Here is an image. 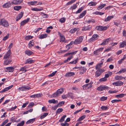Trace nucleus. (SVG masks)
I'll return each mask as SVG.
<instances>
[{
  "label": "nucleus",
  "instance_id": "obj_10",
  "mask_svg": "<svg viewBox=\"0 0 126 126\" xmlns=\"http://www.w3.org/2000/svg\"><path fill=\"white\" fill-rule=\"evenodd\" d=\"M103 49V47L100 48L95 51H94L93 53L94 54L96 55H98L100 54V52L102 51Z\"/></svg>",
  "mask_w": 126,
  "mask_h": 126
},
{
  "label": "nucleus",
  "instance_id": "obj_24",
  "mask_svg": "<svg viewBox=\"0 0 126 126\" xmlns=\"http://www.w3.org/2000/svg\"><path fill=\"white\" fill-rule=\"evenodd\" d=\"M110 40V38H108L105 40V41L103 42L101 44V45L104 46L107 44L109 41Z\"/></svg>",
  "mask_w": 126,
  "mask_h": 126
},
{
  "label": "nucleus",
  "instance_id": "obj_55",
  "mask_svg": "<svg viewBox=\"0 0 126 126\" xmlns=\"http://www.w3.org/2000/svg\"><path fill=\"white\" fill-rule=\"evenodd\" d=\"M121 101V100L119 99H114L111 100V102L112 103H114L115 102H118L120 101Z\"/></svg>",
  "mask_w": 126,
  "mask_h": 126
},
{
  "label": "nucleus",
  "instance_id": "obj_20",
  "mask_svg": "<svg viewBox=\"0 0 126 126\" xmlns=\"http://www.w3.org/2000/svg\"><path fill=\"white\" fill-rule=\"evenodd\" d=\"M29 18H27V19L23 21L20 23V25L22 26L24 25L29 21Z\"/></svg>",
  "mask_w": 126,
  "mask_h": 126
},
{
  "label": "nucleus",
  "instance_id": "obj_36",
  "mask_svg": "<svg viewBox=\"0 0 126 126\" xmlns=\"http://www.w3.org/2000/svg\"><path fill=\"white\" fill-rule=\"evenodd\" d=\"M97 4V3L94 1H91L88 3V5L90 6H94Z\"/></svg>",
  "mask_w": 126,
  "mask_h": 126
},
{
  "label": "nucleus",
  "instance_id": "obj_50",
  "mask_svg": "<svg viewBox=\"0 0 126 126\" xmlns=\"http://www.w3.org/2000/svg\"><path fill=\"white\" fill-rule=\"evenodd\" d=\"M68 97H70L72 99H73L74 98L73 96V94L72 93H68Z\"/></svg>",
  "mask_w": 126,
  "mask_h": 126
},
{
  "label": "nucleus",
  "instance_id": "obj_41",
  "mask_svg": "<svg viewBox=\"0 0 126 126\" xmlns=\"http://www.w3.org/2000/svg\"><path fill=\"white\" fill-rule=\"evenodd\" d=\"M8 121V119L5 120L2 123L1 125H0V126H4L5 124L7 123Z\"/></svg>",
  "mask_w": 126,
  "mask_h": 126
},
{
  "label": "nucleus",
  "instance_id": "obj_60",
  "mask_svg": "<svg viewBox=\"0 0 126 126\" xmlns=\"http://www.w3.org/2000/svg\"><path fill=\"white\" fill-rule=\"evenodd\" d=\"M61 123V125L62 126H68L69 124L68 123Z\"/></svg>",
  "mask_w": 126,
  "mask_h": 126
},
{
  "label": "nucleus",
  "instance_id": "obj_53",
  "mask_svg": "<svg viewBox=\"0 0 126 126\" xmlns=\"http://www.w3.org/2000/svg\"><path fill=\"white\" fill-rule=\"evenodd\" d=\"M76 1V0H72L70 1L67 2L66 4L67 5H68Z\"/></svg>",
  "mask_w": 126,
  "mask_h": 126
},
{
  "label": "nucleus",
  "instance_id": "obj_54",
  "mask_svg": "<svg viewBox=\"0 0 126 126\" xmlns=\"http://www.w3.org/2000/svg\"><path fill=\"white\" fill-rule=\"evenodd\" d=\"M63 109L62 108H59L56 111V113H60L63 111Z\"/></svg>",
  "mask_w": 126,
  "mask_h": 126
},
{
  "label": "nucleus",
  "instance_id": "obj_4",
  "mask_svg": "<svg viewBox=\"0 0 126 126\" xmlns=\"http://www.w3.org/2000/svg\"><path fill=\"white\" fill-rule=\"evenodd\" d=\"M107 29V27L106 26H98L96 27L95 29L96 30L99 31H104L106 30Z\"/></svg>",
  "mask_w": 126,
  "mask_h": 126
},
{
  "label": "nucleus",
  "instance_id": "obj_25",
  "mask_svg": "<svg viewBox=\"0 0 126 126\" xmlns=\"http://www.w3.org/2000/svg\"><path fill=\"white\" fill-rule=\"evenodd\" d=\"M126 46V42L125 41H123L120 43L119 47L121 48L124 47Z\"/></svg>",
  "mask_w": 126,
  "mask_h": 126
},
{
  "label": "nucleus",
  "instance_id": "obj_62",
  "mask_svg": "<svg viewBox=\"0 0 126 126\" xmlns=\"http://www.w3.org/2000/svg\"><path fill=\"white\" fill-rule=\"evenodd\" d=\"M107 80V79L105 78V77H104L103 78L100 79H99V80L100 81L102 82V81H106Z\"/></svg>",
  "mask_w": 126,
  "mask_h": 126
},
{
  "label": "nucleus",
  "instance_id": "obj_2",
  "mask_svg": "<svg viewBox=\"0 0 126 126\" xmlns=\"http://www.w3.org/2000/svg\"><path fill=\"white\" fill-rule=\"evenodd\" d=\"M83 38V36L78 37L74 42V44H77L80 43L82 42Z\"/></svg>",
  "mask_w": 126,
  "mask_h": 126
},
{
  "label": "nucleus",
  "instance_id": "obj_59",
  "mask_svg": "<svg viewBox=\"0 0 126 126\" xmlns=\"http://www.w3.org/2000/svg\"><path fill=\"white\" fill-rule=\"evenodd\" d=\"M24 121H22L21 122L17 125V126H23L24 124Z\"/></svg>",
  "mask_w": 126,
  "mask_h": 126
},
{
  "label": "nucleus",
  "instance_id": "obj_38",
  "mask_svg": "<svg viewBox=\"0 0 126 126\" xmlns=\"http://www.w3.org/2000/svg\"><path fill=\"white\" fill-rule=\"evenodd\" d=\"M86 22L87 23L89 24L91 22L93 23H94L95 22V20L91 18L89 20H87L86 21Z\"/></svg>",
  "mask_w": 126,
  "mask_h": 126
},
{
  "label": "nucleus",
  "instance_id": "obj_23",
  "mask_svg": "<svg viewBox=\"0 0 126 126\" xmlns=\"http://www.w3.org/2000/svg\"><path fill=\"white\" fill-rule=\"evenodd\" d=\"M74 75L75 73L74 72H70L66 73L65 75V76L66 77H69Z\"/></svg>",
  "mask_w": 126,
  "mask_h": 126
},
{
  "label": "nucleus",
  "instance_id": "obj_11",
  "mask_svg": "<svg viewBox=\"0 0 126 126\" xmlns=\"http://www.w3.org/2000/svg\"><path fill=\"white\" fill-rule=\"evenodd\" d=\"M30 89L28 86H24L19 88V90L21 91H26L29 90Z\"/></svg>",
  "mask_w": 126,
  "mask_h": 126
},
{
  "label": "nucleus",
  "instance_id": "obj_64",
  "mask_svg": "<svg viewBox=\"0 0 126 126\" xmlns=\"http://www.w3.org/2000/svg\"><path fill=\"white\" fill-rule=\"evenodd\" d=\"M77 7V3L76 4H74L73 5L72 7H71V8L72 10L75 9Z\"/></svg>",
  "mask_w": 126,
  "mask_h": 126
},
{
  "label": "nucleus",
  "instance_id": "obj_58",
  "mask_svg": "<svg viewBox=\"0 0 126 126\" xmlns=\"http://www.w3.org/2000/svg\"><path fill=\"white\" fill-rule=\"evenodd\" d=\"M57 72V71H55V72H53L51 74L49 75H48L49 77H52Z\"/></svg>",
  "mask_w": 126,
  "mask_h": 126
},
{
  "label": "nucleus",
  "instance_id": "obj_22",
  "mask_svg": "<svg viewBox=\"0 0 126 126\" xmlns=\"http://www.w3.org/2000/svg\"><path fill=\"white\" fill-rule=\"evenodd\" d=\"M6 69L9 72H12L14 70V68L11 67H7L6 68Z\"/></svg>",
  "mask_w": 126,
  "mask_h": 126
},
{
  "label": "nucleus",
  "instance_id": "obj_6",
  "mask_svg": "<svg viewBox=\"0 0 126 126\" xmlns=\"http://www.w3.org/2000/svg\"><path fill=\"white\" fill-rule=\"evenodd\" d=\"M99 36L97 34H95L93 35L92 37L89 39V41L91 42H94L95 40L97 39Z\"/></svg>",
  "mask_w": 126,
  "mask_h": 126
},
{
  "label": "nucleus",
  "instance_id": "obj_31",
  "mask_svg": "<svg viewBox=\"0 0 126 126\" xmlns=\"http://www.w3.org/2000/svg\"><path fill=\"white\" fill-rule=\"evenodd\" d=\"M40 96V94H37L31 95L30 96V97L32 98H35L39 97Z\"/></svg>",
  "mask_w": 126,
  "mask_h": 126
},
{
  "label": "nucleus",
  "instance_id": "obj_56",
  "mask_svg": "<svg viewBox=\"0 0 126 126\" xmlns=\"http://www.w3.org/2000/svg\"><path fill=\"white\" fill-rule=\"evenodd\" d=\"M65 20V19L63 17L59 20V21L62 23H64Z\"/></svg>",
  "mask_w": 126,
  "mask_h": 126
},
{
  "label": "nucleus",
  "instance_id": "obj_17",
  "mask_svg": "<svg viewBox=\"0 0 126 126\" xmlns=\"http://www.w3.org/2000/svg\"><path fill=\"white\" fill-rule=\"evenodd\" d=\"M92 28V26L90 25L87 26H85L82 28V31H87L90 30Z\"/></svg>",
  "mask_w": 126,
  "mask_h": 126
},
{
  "label": "nucleus",
  "instance_id": "obj_27",
  "mask_svg": "<svg viewBox=\"0 0 126 126\" xmlns=\"http://www.w3.org/2000/svg\"><path fill=\"white\" fill-rule=\"evenodd\" d=\"M11 6V4L9 2H7L3 5V7L4 8L9 7Z\"/></svg>",
  "mask_w": 126,
  "mask_h": 126
},
{
  "label": "nucleus",
  "instance_id": "obj_8",
  "mask_svg": "<svg viewBox=\"0 0 126 126\" xmlns=\"http://www.w3.org/2000/svg\"><path fill=\"white\" fill-rule=\"evenodd\" d=\"M123 82L120 81H118L112 83V85L116 86H121L123 85Z\"/></svg>",
  "mask_w": 126,
  "mask_h": 126
},
{
  "label": "nucleus",
  "instance_id": "obj_63",
  "mask_svg": "<svg viewBox=\"0 0 126 126\" xmlns=\"http://www.w3.org/2000/svg\"><path fill=\"white\" fill-rule=\"evenodd\" d=\"M117 92V91H112L111 90H110L108 92L110 94H112V93H116Z\"/></svg>",
  "mask_w": 126,
  "mask_h": 126
},
{
  "label": "nucleus",
  "instance_id": "obj_39",
  "mask_svg": "<svg viewBox=\"0 0 126 126\" xmlns=\"http://www.w3.org/2000/svg\"><path fill=\"white\" fill-rule=\"evenodd\" d=\"M21 8V6H15L14 8V9L17 11H18Z\"/></svg>",
  "mask_w": 126,
  "mask_h": 126
},
{
  "label": "nucleus",
  "instance_id": "obj_48",
  "mask_svg": "<svg viewBox=\"0 0 126 126\" xmlns=\"http://www.w3.org/2000/svg\"><path fill=\"white\" fill-rule=\"evenodd\" d=\"M77 28H74L73 29H71L70 31L69 32L71 33H74L77 30Z\"/></svg>",
  "mask_w": 126,
  "mask_h": 126
},
{
  "label": "nucleus",
  "instance_id": "obj_44",
  "mask_svg": "<svg viewBox=\"0 0 126 126\" xmlns=\"http://www.w3.org/2000/svg\"><path fill=\"white\" fill-rule=\"evenodd\" d=\"M83 7H82L79 8L78 10L76 12V14L80 13L83 9Z\"/></svg>",
  "mask_w": 126,
  "mask_h": 126
},
{
  "label": "nucleus",
  "instance_id": "obj_15",
  "mask_svg": "<svg viewBox=\"0 0 126 126\" xmlns=\"http://www.w3.org/2000/svg\"><path fill=\"white\" fill-rule=\"evenodd\" d=\"M58 34L60 37V42H64L65 40V37L63 35H62L60 32H59Z\"/></svg>",
  "mask_w": 126,
  "mask_h": 126
},
{
  "label": "nucleus",
  "instance_id": "obj_12",
  "mask_svg": "<svg viewBox=\"0 0 126 126\" xmlns=\"http://www.w3.org/2000/svg\"><path fill=\"white\" fill-rule=\"evenodd\" d=\"M92 86V83H90L84 85L83 86V90H84L87 88H91Z\"/></svg>",
  "mask_w": 126,
  "mask_h": 126
},
{
  "label": "nucleus",
  "instance_id": "obj_42",
  "mask_svg": "<svg viewBox=\"0 0 126 126\" xmlns=\"http://www.w3.org/2000/svg\"><path fill=\"white\" fill-rule=\"evenodd\" d=\"M106 5L105 4H102L99 6L97 8L98 10H100L104 7Z\"/></svg>",
  "mask_w": 126,
  "mask_h": 126
},
{
  "label": "nucleus",
  "instance_id": "obj_30",
  "mask_svg": "<svg viewBox=\"0 0 126 126\" xmlns=\"http://www.w3.org/2000/svg\"><path fill=\"white\" fill-rule=\"evenodd\" d=\"M47 36V34H42L39 35V38L40 39H42L46 38Z\"/></svg>",
  "mask_w": 126,
  "mask_h": 126
},
{
  "label": "nucleus",
  "instance_id": "obj_14",
  "mask_svg": "<svg viewBox=\"0 0 126 126\" xmlns=\"http://www.w3.org/2000/svg\"><path fill=\"white\" fill-rule=\"evenodd\" d=\"M13 86V85H11V86H9L7 87H6V88L3 89V90L0 91V93H3L6 91H7L9 90L11 88H12Z\"/></svg>",
  "mask_w": 126,
  "mask_h": 126
},
{
  "label": "nucleus",
  "instance_id": "obj_19",
  "mask_svg": "<svg viewBox=\"0 0 126 126\" xmlns=\"http://www.w3.org/2000/svg\"><path fill=\"white\" fill-rule=\"evenodd\" d=\"M28 68V66L27 65H25L23 67H21L19 70L20 71L24 72H25L27 71V70L26 69Z\"/></svg>",
  "mask_w": 126,
  "mask_h": 126
},
{
  "label": "nucleus",
  "instance_id": "obj_21",
  "mask_svg": "<svg viewBox=\"0 0 126 126\" xmlns=\"http://www.w3.org/2000/svg\"><path fill=\"white\" fill-rule=\"evenodd\" d=\"M34 61L33 60H32L31 59H27L25 62V64L29 63L31 64L34 63Z\"/></svg>",
  "mask_w": 126,
  "mask_h": 126
},
{
  "label": "nucleus",
  "instance_id": "obj_26",
  "mask_svg": "<svg viewBox=\"0 0 126 126\" xmlns=\"http://www.w3.org/2000/svg\"><path fill=\"white\" fill-rule=\"evenodd\" d=\"M37 3V1H30L27 2V3L29 6L33 5H35Z\"/></svg>",
  "mask_w": 126,
  "mask_h": 126
},
{
  "label": "nucleus",
  "instance_id": "obj_5",
  "mask_svg": "<svg viewBox=\"0 0 126 126\" xmlns=\"http://www.w3.org/2000/svg\"><path fill=\"white\" fill-rule=\"evenodd\" d=\"M1 25L5 27H7L9 26V24L7 21L4 18L1 19Z\"/></svg>",
  "mask_w": 126,
  "mask_h": 126
},
{
  "label": "nucleus",
  "instance_id": "obj_51",
  "mask_svg": "<svg viewBox=\"0 0 126 126\" xmlns=\"http://www.w3.org/2000/svg\"><path fill=\"white\" fill-rule=\"evenodd\" d=\"M101 109L103 110H108V107L105 106H102L101 107Z\"/></svg>",
  "mask_w": 126,
  "mask_h": 126
},
{
  "label": "nucleus",
  "instance_id": "obj_33",
  "mask_svg": "<svg viewBox=\"0 0 126 126\" xmlns=\"http://www.w3.org/2000/svg\"><path fill=\"white\" fill-rule=\"evenodd\" d=\"M86 11H84L83 12H82L80 14L79 16V17L80 18H82L83 16L86 14Z\"/></svg>",
  "mask_w": 126,
  "mask_h": 126
},
{
  "label": "nucleus",
  "instance_id": "obj_45",
  "mask_svg": "<svg viewBox=\"0 0 126 126\" xmlns=\"http://www.w3.org/2000/svg\"><path fill=\"white\" fill-rule=\"evenodd\" d=\"M78 60V58H77L76 59H75L74 61L70 62L69 63V64H75L77 62Z\"/></svg>",
  "mask_w": 126,
  "mask_h": 126
},
{
  "label": "nucleus",
  "instance_id": "obj_47",
  "mask_svg": "<svg viewBox=\"0 0 126 126\" xmlns=\"http://www.w3.org/2000/svg\"><path fill=\"white\" fill-rule=\"evenodd\" d=\"M125 95V94H121L116 95L115 96V97L121 98L123 97Z\"/></svg>",
  "mask_w": 126,
  "mask_h": 126
},
{
  "label": "nucleus",
  "instance_id": "obj_61",
  "mask_svg": "<svg viewBox=\"0 0 126 126\" xmlns=\"http://www.w3.org/2000/svg\"><path fill=\"white\" fill-rule=\"evenodd\" d=\"M107 97L103 96L100 99L101 101H104L107 99Z\"/></svg>",
  "mask_w": 126,
  "mask_h": 126
},
{
  "label": "nucleus",
  "instance_id": "obj_34",
  "mask_svg": "<svg viewBox=\"0 0 126 126\" xmlns=\"http://www.w3.org/2000/svg\"><path fill=\"white\" fill-rule=\"evenodd\" d=\"M23 13H21L16 18V20L18 21L23 16Z\"/></svg>",
  "mask_w": 126,
  "mask_h": 126
},
{
  "label": "nucleus",
  "instance_id": "obj_43",
  "mask_svg": "<svg viewBox=\"0 0 126 126\" xmlns=\"http://www.w3.org/2000/svg\"><path fill=\"white\" fill-rule=\"evenodd\" d=\"M66 115H64L59 120V122H62L64 121L65 118L66 117Z\"/></svg>",
  "mask_w": 126,
  "mask_h": 126
},
{
  "label": "nucleus",
  "instance_id": "obj_28",
  "mask_svg": "<svg viewBox=\"0 0 126 126\" xmlns=\"http://www.w3.org/2000/svg\"><path fill=\"white\" fill-rule=\"evenodd\" d=\"M113 17L114 16H109L105 18L104 20V21L105 22H107L110 20L111 19L113 18Z\"/></svg>",
  "mask_w": 126,
  "mask_h": 126
},
{
  "label": "nucleus",
  "instance_id": "obj_7",
  "mask_svg": "<svg viewBox=\"0 0 126 126\" xmlns=\"http://www.w3.org/2000/svg\"><path fill=\"white\" fill-rule=\"evenodd\" d=\"M11 53V51L9 49L4 55L3 59H9Z\"/></svg>",
  "mask_w": 126,
  "mask_h": 126
},
{
  "label": "nucleus",
  "instance_id": "obj_49",
  "mask_svg": "<svg viewBox=\"0 0 126 126\" xmlns=\"http://www.w3.org/2000/svg\"><path fill=\"white\" fill-rule=\"evenodd\" d=\"M48 114L47 113H44L40 117V118L42 119L44 118L46 116H47Z\"/></svg>",
  "mask_w": 126,
  "mask_h": 126
},
{
  "label": "nucleus",
  "instance_id": "obj_9",
  "mask_svg": "<svg viewBox=\"0 0 126 126\" xmlns=\"http://www.w3.org/2000/svg\"><path fill=\"white\" fill-rule=\"evenodd\" d=\"M109 87L107 86L102 85L98 87L97 88V90L99 91H103L106 89H108Z\"/></svg>",
  "mask_w": 126,
  "mask_h": 126
},
{
  "label": "nucleus",
  "instance_id": "obj_52",
  "mask_svg": "<svg viewBox=\"0 0 126 126\" xmlns=\"http://www.w3.org/2000/svg\"><path fill=\"white\" fill-rule=\"evenodd\" d=\"M48 102L50 103H52L54 104L56 102V101L54 99H53L51 100H48Z\"/></svg>",
  "mask_w": 126,
  "mask_h": 126
},
{
  "label": "nucleus",
  "instance_id": "obj_1",
  "mask_svg": "<svg viewBox=\"0 0 126 126\" xmlns=\"http://www.w3.org/2000/svg\"><path fill=\"white\" fill-rule=\"evenodd\" d=\"M64 89L63 88H61L58 89L57 92L53 94L52 95V97H57L60 95L62 94L63 92Z\"/></svg>",
  "mask_w": 126,
  "mask_h": 126
},
{
  "label": "nucleus",
  "instance_id": "obj_57",
  "mask_svg": "<svg viewBox=\"0 0 126 126\" xmlns=\"http://www.w3.org/2000/svg\"><path fill=\"white\" fill-rule=\"evenodd\" d=\"M33 37L32 36H31V35L27 36L26 37L25 39L26 40H29L32 39Z\"/></svg>",
  "mask_w": 126,
  "mask_h": 126
},
{
  "label": "nucleus",
  "instance_id": "obj_16",
  "mask_svg": "<svg viewBox=\"0 0 126 126\" xmlns=\"http://www.w3.org/2000/svg\"><path fill=\"white\" fill-rule=\"evenodd\" d=\"M22 0H13L12 3L13 4H17L22 2Z\"/></svg>",
  "mask_w": 126,
  "mask_h": 126
},
{
  "label": "nucleus",
  "instance_id": "obj_3",
  "mask_svg": "<svg viewBox=\"0 0 126 126\" xmlns=\"http://www.w3.org/2000/svg\"><path fill=\"white\" fill-rule=\"evenodd\" d=\"M97 70L95 74V76L96 77L100 76L102 73L104 71V70L101 69H98Z\"/></svg>",
  "mask_w": 126,
  "mask_h": 126
},
{
  "label": "nucleus",
  "instance_id": "obj_35",
  "mask_svg": "<svg viewBox=\"0 0 126 126\" xmlns=\"http://www.w3.org/2000/svg\"><path fill=\"white\" fill-rule=\"evenodd\" d=\"M33 53L32 51L29 50H27L25 51V54L28 56L31 55Z\"/></svg>",
  "mask_w": 126,
  "mask_h": 126
},
{
  "label": "nucleus",
  "instance_id": "obj_13",
  "mask_svg": "<svg viewBox=\"0 0 126 126\" xmlns=\"http://www.w3.org/2000/svg\"><path fill=\"white\" fill-rule=\"evenodd\" d=\"M4 60L3 64L4 65H7L10 64L12 62V60L10 59H4Z\"/></svg>",
  "mask_w": 126,
  "mask_h": 126
},
{
  "label": "nucleus",
  "instance_id": "obj_29",
  "mask_svg": "<svg viewBox=\"0 0 126 126\" xmlns=\"http://www.w3.org/2000/svg\"><path fill=\"white\" fill-rule=\"evenodd\" d=\"M103 64V62H102L98 64L95 67V69L97 70L98 69H100V68L102 66Z\"/></svg>",
  "mask_w": 126,
  "mask_h": 126
},
{
  "label": "nucleus",
  "instance_id": "obj_18",
  "mask_svg": "<svg viewBox=\"0 0 126 126\" xmlns=\"http://www.w3.org/2000/svg\"><path fill=\"white\" fill-rule=\"evenodd\" d=\"M125 77L119 75L116 76L114 77L115 79L116 80H121L123 79H125Z\"/></svg>",
  "mask_w": 126,
  "mask_h": 126
},
{
  "label": "nucleus",
  "instance_id": "obj_46",
  "mask_svg": "<svg viewBox=\"0 0 126 126\" xmlns=\"http://www.w3.org/2000/svg\"><path fill=\"white\" fill-rule=\"evenodd\" d=\"M73 58V56L72 55L68 58L67 59L64 61V62L65 63L68 62L69 61H70V60Z\"/></svg>",
  "mask_w": 126,
  "mask_h": 126
},
{
  "label": "nucleus",
  "instance_id": "obj_40",
  "mask_svg": "<svg viewBox=\"0 0 126 126\" xmlns=\"http://www.w3.org/2000/svg\"><path fill=\"white\" fill-rule=\"evenodd\" d=\"M126 71V69L125 68H123L121 70H120L117 73L119 74H120L122 73H124Z\"/></svg>",
  "mask_w": 126,
  "mask_h": 126
},
{
  "label": "nucleus",
  "instance_id": "obj_37",
  "mask_svg": "<svg viewBox=\"0 0 126 126\" xmlns=\"http://www.w3.org/2000/svg\"><path fill=\"white\" fill-rule=\"evenodd\" d=\"M28 45L30 48L33 46H34V43L33 42V40L29 42L28 44Z\"/></svg>",
  "mask_w": 126,
  "mask_h": 126
},
{
  "label": "nucleus",
  "instance_id": "obj_32",
  "mask_svg": "<svg viewBox=\"0 0 126 126\" xmlns=\"http://www.w3.org/2000/svg\"><path fill=\"white\" fill-rule=\"evenodd\" d=\"M35 121V118H33L29 120L26 123L27 124H29L30 123H33Z\"/></svg>",
  "mask_w": 126,
  "mask_h": 126
}]
</instances>
